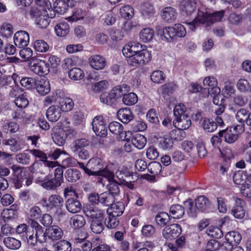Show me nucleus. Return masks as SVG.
<instances>
[{"label":"nucleus","instance_id":"obj_64","mask_svg":"<svg viewBox=\"0 0 251 251\" xmlns=\"http://www.w3.org/2000/svg\"><path fill=\"white\" fill-rule=\"evenodd\" d=\"M34 48L35 50L40 52H45L47 51L49 49L48 44L43 40H38L34 43Z\"/></svg>","mask_w":251,"mask_h":251},{"label":"nucleus","instance_id":"obj_1","mask_svg":"<svg viewBox=\"0 0 251 251\" xmlns=\"http://www.w3.org/2000/svg\"><path fill=\"white\" fill-rule=\"evenodd\" d=\"M79 166L89 176H102L109 179L113 176V172L109 170L105 162L97 156L91 158L86 165L79 163Z\"/></svg>","mask_w":251,"mask_h":251},{"label":"nucleus","instance_id":"obj_26","mask_svg":"<svg viewBox=\"0 0 251 251\" xmlns=\"http://www.w3.org/2000/svg\"><path fill=\"white\" fill-rule=\"evenodd\" d=\"M124 209V204L119 201L111 204L107 209V212L110 215L119 217L123 213Z\"/></svg>","mask_w":251,"mask_h":251},{"label":"nucleus","instance_id":"obj_57","mask_svg":"<svg viewBox=\"0 0 251 251\" xmlns=\"http://www.w3.org/2000/svg\"><path fill=\"white\" fill-rule=\"evenodd\" d=\"M100 202L108 206L111 205L114 201L115 198L112 194L105 192L100 195Z\"/></svg>","mask_w":251,"mask_h":251},{"label":"nucleus","instance_id":"obj_3","mask_svg":"<svg viewBox=\"0 0 251 251\" xmlns=\"http://www.w3.org/2000/svg\"><path fill=\"white\" fill-rule=\"evenodd\" d=\"M36 4L42 7L43 11V16L36 19V24L42 28H46L49 25V18H53L55 16L50 2L49 0H36Z\"/></svg>","mask_w":251,"mask_h":251},{"label":"nucleus","instance_id":"obj_34","mask_svg":"<svg viewBox=\"0 0 251 251\" xmlns=\"http://www.w3.org/2000/svg\"><path fill=\"white\" fill-rule=\"evenodd\" d=\"M130 90V87L127 84H123L114 87L111 91L117 100L123 97Z\"/></svg>","mask_w":251,"mask_h":251},{"label":"nucleus","instance_id":"obj_7","mask_svg":"<svg viewBox=\"0 0 251 251\" xmlns=\"http://www.w3.org/2000/svg\"><path fill=\"white\" fill-rule=\"evenodd\" d=\"M30 70L34 73L44 76L50 72V66L45 61L38 59L35 57L32 58V61L29 63Z\"/></svg>","mask_w":251,"mask_h":251},{"label":"nucleus","instance_id":"obj_32","mask_svg":"<svg viewBox=\"0 0 251 251\" xmlns=\"http://www.w3.org/2000/svg\"><path fill=\"white\" fill-rule=\"evenodd\" d=\"M219 161L230 163L231 159L234 158L232 151L228 148L219 149Z\"/></svg>","mask_w":251,"mask_h":251},{"label":"nucleus","instance_id":"obj_31","mask_svg":"<svg viewBox=\"0 0 251 251\" xmlns=\"http://www.w3.org/2000/svg\"><path fill=\"white\" fill-rule=\"evenodd\" d=\"M184 214V209L181 205H172L170 208L169 216L173 219H180Z\"/></svg>","mask_w":251,"mask_h":251},{"label":"nucleus","instance_id":"obj_61","mask_svg":"<svg viewBox=\"0 0 251 251\" xmlns=\"http://www.w3.org/2000/svg\"><path fill=\"white\" fill-rule=\"evenodd\" d=\"M55 251H71V243L66 240H61L54 246Z\"/></svg>","mask_w":251,"mask_h":251},{"label":"nucleus","instance_id":"obj_24","mask_svg":"<svg viewBox=\"0 0 251 251\" xmlns=\"http://www.w3.org/2000/svg\"><path fill=\"white\" fill-rule=\"evenodd\" d=\"M65 96L64 92L60 89H57L53 91L51 95L47 96L44 100V104L48 105L53 102L57 101H60V100L63 98Z\"/></svg>","mask_w":251,"mask_h":251},{"label":"nucleus","instance_id":"obj_55","mask_svg":"<svg viewBox=\"0 0 251 251\" xmlns=\"http://www.w3.org/2000/svg\"><path fill=\"white\" fill-rule=\"evenodd\" d=\"M120 14L124 19H129L132 18L134 15V10L129 5H124L121 7Z\"/></svg>","mask_w":251,"mask_h":251},{"label":"nucleus","instance_id":"obj_44","mask_svg":"<svg viewBox=\"0 0 251 251\" xmlns=\"http://www.w3.org/2000/svg\"><path fill=\"white\" fill-rule=\"evenodd\" d=\"M81 176L79 171L75 169H68L65 174L66 179L70 182H75Z\"/></svg>","mask_w":251,"mask_h":251},{"label":"nucleus","instance_id":"obj_49","mask_svg":"<svg viewBox=\"0 0 251 251\" xmlns=\"http://www.w3.org/2000/svg\"><path fill=\"white\" fill-rule=\"evenodd\" d=\"M138 101V97L137 95L133 93L130 92L126 94L123 97V102L126 105H133Z\"/></svg>","mask_w":251,"mask_h":251},{"label":"nucleus","instance_id":"obj_13","mask_svg":"<svg viewBox=\"0 0 251 251\" xmlns=\"http://www.w3.org/2000/svg\"><path fill=\"white\" fill-rule=\"evenodd\" d=\"M44 234L45 241L48 237L51 241H56L60 239L63 235L62 229L57 226H51L46 229Z\"/></svg>","mask_w":251,"mask_h":251},{"label":"nucleus","instance_id":"obj_42","mask_svg":"<svg viewBox=\"0 0 251 251\" xmlns=\"http://www.w3.org/2000/svg\"><path fill=\"white\" fill-rule=\"evenodd\" d=\"M70 223L72 227L75 228H78L84 226L85 220L83 216L75 215L70 219Z\"/></svg>","mask_w":251,"mask_h":251},{"label":"nucleus","instance_id":"obj_39","mask_svg":"<svg viewBox=\"0 0 251 251\" xmlns=\"http://www.w3.org/2000/svg\"><path fill=\"white\" fill-rule=\"evenodd\" d=\"M2 144L9 146V149L13 152H17L22 149V148L16 138H11L4 139L2 141Z\"/></svg>","mask_w":251,"mask_h":251},{"label":"nucleus","instance_id":"obj_47","mask_svg":"<svg viewBox=\"0 0 251 251\" xmlns=\"http://www.w3.org/2000/svg\"><path fill=\"white\" fill-rule=\"evenodd\" d=\"M13 32V28L12 25L9 23H3L0 26V33L5 37H9Z\"/></svg>","mask_w":251,"mask_h":251},{"label":"nucleus","instance_id":"obj_5","mask_svg":"<svg viewBox=\"0 0 251 251\" xmlns=\"http://www.w3.org/2000/svg\"><path fill=\"white\" fill-rule=\"evenodd\" d=\"M224 11H217L211 13L208 11L204 5H201L198 8V19L201 22L205 23H213L220 21L224 16Z\"/></svg>","mask_w":251,"mask_h":251},{"label":"nucleus","instance_id":"obj_28","mask_svg":"<svg viewBox=\"0 0 251 251\" xmlns=\"http://www.w3.org/2000/svg\"><path fill=\"white\" fill-rule=\"evenodd\" d=\"M176 10L173 7H166L163 8L161 12L162 19L167 22H171L176 17Z\"/></svg>","mask_w":251,"mask_h":251},{"label":"nucleus","instance_id":"obj_23","mask_svg":"<svg viewBox=\"0 0 251 251\" xmlns=\"http://www.w3.org/2000/svg\"><path fill=\"white\" fill-rule=\"evenodd\" d=\"M29 152L35 157L38 158L42 161L45 166L51 168L57 166V162L56 161H47L46 154L41 151L34 149L29 150Z\"/></svg>","mask_w":251,"mask_h":251},{"label":"nucleus","instance_id":"obj_9","mask_svg":"<svg viewBox=\"0 0 251 251\" xmlns=\"http://www.w3.org/2000/svg\"><path fill=\"white\" fill-rule=\"evenodd\" d=\"M30 225L35 232V236L33 234L29 236L27 239V243L29 245L34 246L37 241L40 243L45 242V237L42 227L36 221H32Z\"/></svg>","mask_w":251,"mask_h":251},{"label":"nucleus","instance_id":"obj_30","mask_svg":"<svg viewBox=\"0 0 251 251\" xmlns=\"http://www.w3.org/2000/svg\"><path fill=\"white\" fill-rule=\"evenodd\" d=\"M118 119L123 123H128L133 118L131 110L127 108H121L117 112Z\"/></svg>","mask_w":251,"mask_h":251},{"label":"nucleus","instance_id":"obj_14","mask_svg":"<svg viewBox=\"0 0 251 251\" xmlns=\"http://www.w3.org/2000/svg\"><path fill=\"white\" fill-rule=\"evenodd\" d=\"M51 135L54 142L59 146L65 144L67 137V133L65 130L58 127L52 128Z\"/></svg>","mask_w":251,"mask_h":251},{"label":"nucleus","instance_id":"obj_25","mask_svg":"<svg viewBox=\"0 0 251 251\" xmlns=\"http://www.w3.org/2000/svg\"><path fill=\"white\" fill-rule=\"evenodd\" d=\"M66 207L69 212L76 213L80 211L82 205L76 199L70 198L66 201Z\"/></svg>","mask_w":251,"mask_h":251},{"label":"nucleus","instance_id":"obj_2","mask_svg":"<svg viewBox=\"0 0 251 251\" xmlns=\"http://www.w3.org/2000/svg\"><path fill=\"white\" fill-rule=\"evenodd\" d=\"M175 118L173 125L175 127L181 130L189 128L191 126L190 117L186 112V107L184 104L179 103L176 105L174 109Z\"/></svg>","mask_w":251,"mask_h":251},{"label":"nucleus","instance_id":"obj_36","mask_svg":"<svg viewBox=\"0 0 251 251\" xmlns=\"http://www.w3.org/2000/svg\"><path fill=\"white\" fill-rule=\"evenodd\" d=\"M189 91L192 93L201 92L204 98H206L210 95V90L206 88H203L197 83H191L189 86Z\"/></svg>","mask_w":251,"mask_h":251},{"label":"nucleus","instance_id":"obj_50","mask_svg":"<svg viewBox=\"0 0 251 251\" xmlns=\"http://www.w3.org/2000/svg\"><path fill=\"white\" fill-rule=\"evenodd\" d=\"M109 182V183L107 184V189H108V193H109L112 195L118 194L120 192V188L119 187V185L117 182L114 180V174H113V176L112 178L109 179L108 178H106Z\"/></svg>","mask_w":251,"mask_h":251},{"label":"nucleus","instance_id":"obj_48","mask_svg":"<svg viewBox=\"0 0 251 251\" xmlns=\"http://www.w3.org/2000/svg\"><path fill=\"white\" fill-rule=\"evenodd\" d=\"M226 240L230 244L239 243L242 239L241 234L237 231H231L226 234Z\"/></svg>","mask_w":251,"mask_h":251},{"label":"nucleus","instance_id":"obj_41","mask_svg":"<svg viewBox=\"0 0 251 251\" xmlns=\"http://www.w3.org/2000/svg\"><path fill=\"white\" fill-rule=\"evenodd\" d=\"M61 100L62 101L59 102V108L61 109L62 111L68 112L73 108L74 103L71 99L65 97L64 96Z\"/></svg>","mask_w":251,"mask_h":251},{"label":"nucleus","instance_id":"obj_22","mask_svg":"<svg viewBox=\"0 0 251 251\" xmlns=\"http://www.w3.org/2000/svg\"><path fill=\"white\" fill-rule=\"evenodd\" d=\"M85 213L92 220H103V211L97 206L89 205L85 210Z\"/></svg>","mask_w":251,"mask_h":251},{"label":"nucleus","instance_id":"obj_46","mask_svg":"<svg viewBox=\"0 0 251 251\" xmlns=\"http://www.w3.org/2000/svg\"><path fill=\"white\" fill-rule=\"evenodd\" d=\"M100 100L103 103L108 105H112L116 101V99L113 94L111 91L109 93H103L100 97Z\"/></svg>","mask_w":251,"mask_h":251},{"label":"nucleus","instance_id":"obj_18","mask_svg":"<svg viewBox=\"0 0 251 251\" xmlns=\"http://www.w3.org/2000/svg\"><path fill=\"white\" fill-rule=\"evenodd\" d=\"M37 181L41 182L42 186L47 190H55L56 188L61 185V182L57 179L50 178L49 176H46L44 179H40L39 178Z\"/></svg>","mask_w":251,"mask_h":251},{"label":"nucleus","instance_id":"obj_10","mask_svg":"<svg viewBox=\"0 0 251 251\" xmlns=\"http://www.w3.org/2000/svg\"><path fill=\"white\" fill-rule=\"evenodd\" d=\"M109 129L111 132L117 135L119 140L128 141L131 136V132L124 130L123 125L118 122L110 123L109 125Z\"/></svg>","mask_w":251,"mask_h":251},{"label":"nucleus","instance_id":"obj_20","mask_svg":"<svg viewBox=\"0 0 251 251\" xmlns=\"http://www.w3.org/2000/svg\"><path fill=\"white\" fill-rule=\"evenodd\" d=\"M62 115L61 109L59 106L52 105L47 110L46 116L48 119L51 122L57 121Z\"/></svg>","mask_w":251,"mask_h":251},{"label":"nucleus","instance_id":"obj_11","mask_svg":"<svg viewBox=\"0 0 251 251\" xmlns=\"http://www.w3.org/2000/svg\"><path fill=\"white\" fill-rule=\"evenodd\" d=\"M200 1L197 0H182L179 3V9L181 14L184 16H189L195 11L196 8Z\"/></svg>","mask_w":251,"mask_h":251},{"label":"nucleus","instance_id":"obj_33","mask_svg":"<svg viewBox=\"0 0 251 251\" xmlns=\"http://www.w3.org/2000/svg\"><path fill=\"white\" fill-rule=\"evenodd\" d=\"M54 30L57 36L63 37L66 36L69 32L70 26L66 22H60L56 25Z\"/></svg>","mask_w":251,"mask_h":251},{"label":"nucleus","instance_id":"obj_12","mask_svg":"<svg viewBox=\"0 0 251 251\" xmlns=\"http://www.w3.org/2000/svg\"><path fill=\"white\" fill-rule=\"evenodd\" d=\"M181 227L178 224H172L162 230V235L167 240H172L177 237L181 232Z\"/></svg>","mask_w":251,"mask_h":251},{"label":"nucleus","instance_id":"obj_53","mask_svg":"<svg viewBox=\"0 0 251 251\" xmlns=\"http://www.w3.org/2000/svg\"><path fill=\"white\" fill-rule=\"evenodd\" d=\"M247 178V172L243 171H239L234 174L233 179L234 183L238 185L245 184Z\"/></svg>","mask_w":251,"mask_h":251},{"label":"nucleus","instance_id":"obj_59","mask_svg":"<svg viewBox=\"0 0 251 251\" xmlns=\"http://www.w3.org/2000/svg\"><path fill=\"white\" fill-rule=\"evenodd\" d=\"M208 204V200L203 196H200L196 199V206L200 210L204 211L206 209Z\"/></svg>","mask_w":251,"mask_h":251},{"label":"nucleus","instance_id":"obj_35","mask_svg":"<svg viewBox=\"0 0 251 251\" xmlns=\"http://www.w3.org/2000/svg\"><path fill=\"white\" fill-rule=\"evenodd\" d=\"M3 244L5 247L12 250L19 249L21 246V242L13 237H6L3 239Z\"/></svg>","mask_w":251,"mask_h":251},{"label":"nucleus","instance_id":"obj_58","mask_svg":"<svg viewBox=\"0 0 251 251\" xmlns=\"http://www.w3.org/2000/svg\"><path fill=\"white\" fill-rule=\"evenodd\" d=\"M207 235L214 238H221L223 236L221 229L217 226H210L206 231Z\"/></svg>","mask_w":251,"mask_h":251},{"label":"nucleus","instance_id":"obj_43","mask_svg":"<svg viewBox=\"0 0 251 251\" xmlns=\"http://www.w3.org/2000/svg\"><path fill=\"white\" fill-rule=\"evenodd\" d=\"M236 90L234 86L230 82H226L222 90V94L226 98H233L235 96Z\"/></svg>","mask_w":251,"mask_h":251},{"label":"nucleus","instance_id":"obj_19","mask_svg":"<svg viewBox=\"0 0 251 251\" xmlns=\"http://www.w3.org/2000/svg\"><path fill=\"white\" fill-rule=\"evenodd\" d=\"M46 206L50 209H59L63 203V199L58 195H52L47 200L44 201Z\"/></svg>","mask_w":251,"mask_h":251},{"label":"nucleus","instance_id":"obj_38","mask_svg":"<svg viewBox=\"0 0 251 251\" xmlns=\"http://www.w3.org/2000/svg\"><path fill=\"white\" fill-rule=\"evenodd\" d=\"M132 145L138 149H142L147 143L145 137L140 134H136L131 140Z\"/></svg>","mask_w":251,"mask_h":251},{"label":"nucleus","instance_id":"obj_6","mask_svg":"<svg viewBox=\"0 0 251 251\" xmlns=\"http://www.w3.org/2000/svg\"><path fill=\"white\" fill-rule=\"evenodd\" d=\"M244 130V125L239 124L227 127L225 130L219 131L218 134L220 137L224 136L226 142L232 144L237 140L238 135Z\"/></svg>","mask_w":251,"mask_h":251},{"label":"nucleus","instance_id":"obj_56","mask_svg":"<svg viewBox=\"0 0 251 251\" xmlns=\"http://www.w3.org/2000/svg\"><path fill=\"white\" fill-rule=\"evenodd\" d=\"M103 220H92L91 223V229L92 231L96 234H99L103 229Z\"/></svg>","mask_w":251,"mask_h":251},{"label":"nucleus","instance_id":"obj_52","mask_svg":"<svg viewBox=\"0 0 251 251\" xmlns=\"http://www.w3.org/2000/svg\"><path fill=\"white\" fill-rule=\"evenodd\" d=\"M84 73L82 70L78 68L71 69L69 73V77L74 80H79L84 77Z\"/></svg>","mask_w":251,"mask_h":251},{"label":"nucleus","instance_id":"obj_16","mask_svg":"<svg viewBox=\"0 0 251 251\" xmlns=\"http://www.w3.org/2000/svg\"><path fill=\"white\" fill-rule=\"evenodd\" d=\"M29 41V36L27 32L25 31H19L14 36V42L16 46L19 48L27 45Z\"/></svg>","mask_w":251,"mask_h":251},{"label":"nucleus","instance_id":"obj_21","mask_svg":"<svg viewBox=\"0 0 251 251\" xmlns=\"http://www.w3.org/2000/svg\"><path fill=\"white\" fill-rule=\"evenodd\" d=\"M234 201L235 204L231 210V213L235 218L242 219L245 215V210L243 207L244 202L237 198H235Z\"/></svg>","mask_w":251,"mask_h":251},{"label":"nucleus","instance_id":"obj_62","mask_svg":"<svg viewBox=\"0 0 251 251\" xmlns=\"http://www.w3.org/2000/svg\"><path fill=\"white\" fill-rule=\"evenodd\" d=\"M166 76L164 73L160 70L153 72L151 75V80L156 83H161L164 82Z\"/></svg>","mask_w":251,"mask_h":251},{"label":"nucleus","instance_id":"obj_15","mask_svg":"<svg viewBox=\"0 0 251 251\" xmlns=\"http://www.w3.org/2000/svg\"><path fill=\"white\" fill-rule=\"evenodd\" d=\"M88 61L91 67L96 70H101L106 65L105 58L100 55H92L89 57Z\"/></svg>","mask_w":251,"mask_h":251},{"label":"nucleus","instance_id":"obj_45","mask_svg":"<svg viewBox=\"0 0 251 251\" xmlns=\"http://www.w3.org/2000/svg\"><path fill=\"white\" fill-rule=\"evenodd\" d=\"M18 217V212L12 209H5L1 213L2 219L5 222L16 219Z\"/></svg>","mask_w":251,"mask_h":251},{"label":"nucleus","instance_id":"obj_29","mask_svg":"<svg viewBox=\"0 0 251 251\" xmlns=\"http://www.w3.org/2000/svg\"><path fill=\"white\" fill-rule=\"evenodd\" d=\"M201 125L205 132H212L217 128V125L212 119L203 118L201 121Z\"/></svg>","mask_w":251,"mask_h":251},{"label":"nucleus","instance_id":"obj_40","mask_svg":"<svg viewBox=\"0 0 251 251\" xmlns=\"http://www.w3.org/2000/svg\"><path fill=\"white\" fill-rule=\"evenodd\" d=\"M141 232L143 237L150 238L153 237L155 233L156 229L153 226L147 224L143 226Z\"/></svg>","mask_w":251,"mask_h":251},{"label":"nucleus","instance_id":"obj_63","mask_svg":"<svg viewBox=\"0 0 251 251\" xmlns=\"http://www.w3.org/2000/svg\"><path fill=\"white\" fill-rule=\"evenodd\" d=\"M249 114L250 113L248 110L245 108H241L237 111L235 115V118L240 124H243L244 126V123L246 122Z\"/></svg>","mask_w":251,"mask_h":251},{"label":"nucleus","instance_id":"obj_51","mask_svg":"<svg viewBox=\"0 0 251 251\" xmlns=\"http://www.w3.org/2000/svg\"><path fill=\"white\" fill-rule=\"evenodd\" d=\"M140 11L142 15L145 18L151 17L154 13L152 6L149 3H145L143 4L141 6Z\"/></svg>","mask_w":251,"mask_h":251},{"label":"nucleus","instance_id":"obj_8","mask_svg":"<svg viewBox=\"0 0 251 251\" xmlns=\"http://www.w3.org/2000/svg\"><path fill=\"white\" fill-rule=\"evenodd\" d=\"M108 121L106 117L102 115L96 116L92 123L94 132L98 136L103 137L107 135V124Z\"/></svg>","mask_w":251,"mask_h":251},{"label":"nucleus","instance_id":"obj_60","mask_svg":"<svg viewBox=\"0 0 251 251\" xmlns=\"http://www.w3.org/2000/svg\"><path fill=\"white\" fill-rule=\"evenodd\" d=\"M108 216L105 220V225L108 228H115L119 224L117 216L108 214Z\"/></svg>","mask_w":251,"mask_h":251},{"label":"nucleus","instance_id":"obj_4","mask_svg":"<svg viewBox=\"0 0 251 251\" xmlns=\"http://www.w3.org/2000/svg\"><path fill=\"white\" fill-rule=\"evenodd\" d=\"M138 53L134 54L130 59H127L128 64L133 67L142 66L149 63L151 58V51L147 48L143 47Z\"/></svg>","mask_w":251,"mask_h":251},{"label":"nucleus","instance_id":"obj_54","mask_svg":"<svg viewBox=\"0 0 251 251\" xmlns=\"http://www.w3.org/2000/svg\"><path fill=\"white\" fill-rule=\"evenodd\" d=\"M85 15V11L81 9H76L72 14V16L66 18L70 22H77L82 20Z\"/></svg>","mask_w":251,"mask_h":251},{"label":"nucleus","instance_id":"obj_27","mask_svg":"<svg viewBox=\"0 0 251 251\" xmlns=\"http://www.w3.org/2000/svg\"><path fill=\"white\" fill-rule=\"evenodd\" d=\"M36 89L38 93L42 96L48 94L50 90V83L49 80L41 79L36 83Z\"/></svg>","mask_w":251,"mask_h":251},{"label":"nucleus","instance_id":"obj_17","mask_svg":"<svg viewBox=\"0 0 251 251\" xmlns=\"http://www.w3.org/2000/svg\"><path fill=\"white\" fill-rule=\"evenodd\" d=\"M203 84L204 86L208 87L207 89H210V93L212 94H218L221 92L220 88L217 86V79L214 76L205 77L203 80Z\"/></svg>","mask_w":251,"mask_h":251},{"label":"nucleus","instance_id":"obj_37","mask_svg":"<svg viewBox=\"0 0 251 251\" xmlns=\"http://www.w3.org/2000/svg\"><path fill=\"white\" fill-rule=\"evenodd\" d=\"M154 36V31L150 28H145L139 33L140 40L143 43L150 42Z\"/></svg>","mask_w":251,"mask_h":251}]
</instances>
